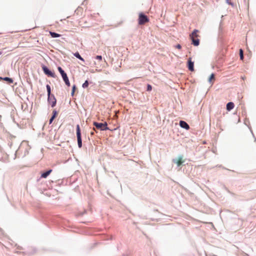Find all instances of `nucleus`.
Wrapping results in <instances>:
<instances>
[{
  "label": "nucleus",
  "mask_w": 256,
  "mask_h": 256,
  "mask_svg": "<svg viewBox=\"0 0 256 256\" xmlns=\"http://www.w3.org/2000/svg\"><path fill=\"white\" fill-rule=\"evenodd\" d=\"M2 54V52H0V55Z\"/></svg>",
  "instance_id": "30"
},
{
  "label": "nucleus",
  "mask_w": 256,
  "mask_h": 256,
  "mask_svg": "<svg viewBox=\"0 0 256 256\" xmlns=\"http://www.w3.org/2000/svg\"><path fill=\"white\" fill-rule=\"evenodd\" d=\"M46 90H47V92H48V95H50V94H52V92H51V88H50V86L48 84H47L46 85Z\"/></svg>",
  "instance_id": "21"
},
{
  "label": "nucleus",
  "mask_w": 256,
  "mask_h": 256,
  "mask_svg": "<svg viewBox=\"0 0 256 256\" xmlns=\"http://www.w3.org/2000/svg\"><path fill=\"white\" fill-rule=\"evenodd\" d=\"M48 102L52 108H54L56 104V99L54 94L48 95Z\"/></svg>",
  "instance_id": "7"
},
{
  "label": "nucleus",
  "mask_w": 256,
  "mask_h": 256,
  "mask_svg": "<svg viewBox=\"0 0 256 256\" xmlns=\"http://www.w3.org/2000/svg\"><path fill=\"white\" fill-rule=\"evenodd\" d=\"M180 126L186 130H188L190 128V127L188 124L184 120H180L179 122Z\"/></svg>",
  "instance_id": "11"
},
{
  "label": "nucleus",
  "mask_w": 256,
  "mask_h": 256,
  "mask_svg": "<svg viewBox=\"0 0 256 256\" xmlns=\"http://www.w3.org/2000/svg\"><path fill=\"white\" fill-rule=\"evenodd\" d=\"M76 86L75 84H74L72 86V92H71V93H70V95L72 96H74V92H75V91L76 90Z\"/></svg>",
  "instance_id": "18"
},
{
  "label": "nucleus",
  "mask_w": 256,
  "mask_h": 256,
  "mask_svg": "<svg viewBox=\"0 0 256 256\" xmlns=\"http://www.w3.org/2000/svg\"><path fill=\"white\" fill-rule=\"evenodd\" d=\"M226 2L228 4L230 5V6H234V3L231 2L230 0H226Z\"/></svg>",
  "instance_id": "25"
},
{
  "label": "nucleus",
  "mask_w": 256,
  "mask_h": 256,
  "mask_svg": "<svg viewBox=\"0 0 256 256\" xmlns=\"http://www.w3.org/2000/svg\"><path fill=\"white\" fill-rule=\"evenodd\" d=\"M152 90V86L150 84H147L146 85V91L150 92Z\"/></svg>",
  "instance_id": "23"
},
{
  "label": "nucleus",
  "mask_w": 256,
  "mask_h": 256,
  "mask_svg": "<svg viewBox=\"0 0 256 256\" xmlns=\"http://www.w3.org/2000/svg\"><path fill=\"white\" fill-rule=\"evenodd\" d=\"M42 69L44 73L48 77L56 78V75L54 71L51 70L47 66L43 64H41Z\"/></svg>",
  "instance_id": "2"
},
{
  "label": "nucleus",
  "mask_w": 256,
  "mask_h": 256,
  "mask_svg": "<svg viewBox=\"0 0 256 256\" xmlns=\"http://www.w3.org/2000/svg\"><path fill=\"white\" fill-rule=\"evenodd\" d=\"M255 141L256 142V138H255Z\"/></svg>",
  "instance_id": "33"
},
{
  "label": "nucleus",
  "mask_w": 256,
  "mask_h": 256,
  "mask_svg": "<svg viewBox=\"0 0 256 256\" xmlns=\"http://www.w3.org/2000/svg\"><path fill=\"white\" fill-rule=\"evenodd\" d=\"M40 180V178H38V179L37 180V181H38Z\"/></svg>",
  "instance_id": "31"
},
{
  "label": "nucleus",
  "mask_w": 256,
  "mask_h": 256,
  "mask_svg": "<svg viewBox=\"0 0 256 256\" xmlns=\"http://www.w3.org/2000/svg\"><path fill=\"white\" fill-rule=\"evenodd\" d=\"M28 83L30 84V87L32 88V84L31 82H28Z\"/></svg>",
  "instance_id": "29"
},
{
  "label": "nucleus",
  "mask_w": 256,
  "mask_h": 256,
  "mask_svg": "<svg viewBox=\"0 0 256 256\" xmlns=\"http://www.w3.org/2000/svg\"><path fill=\"white\" fill-rule=\"evenodd\" d=\"M95 59L98 60H102V57L101 55H98L95 57Z\"/></svg>",
  "instance_id": "24"
},
{
  "label": "nucleus",
  "mask_w": 256,
  "mask_h": 256,
  "mask_svg": "<svg viewBox=\"0 0 256 256\" xmlns=\"http://www.w3.org/2000/svg\"><path fill=\"white\" fill-rule=\"evenodd\" d=\"M92 82L89 81L88 80H85V82L82 84V87L83 88H86L88 86L89 84H92Z\"/></svg>",
  "instance_id": "17"
},
{
  "label": "nucleus",
  "mask_w": 256,
  "mask_h": 256,
  "mask_svg": "<svg viewBox=\"0 0 256 256\" xmlns=\"http://www.w3.org/2000/svg\"><path fill=\"white\" fill-rule=\"evenodd\" d=\"M52 170L50 168V169L46 170V171L42 172L41 174V176H40V178H46L52 172Z\"/></svg>",
  "instance_id": "13"
},
{
  "label": "nucleus",
  "mask_w": 256,
  "mask_h": 256,
  "mask_svg": "<svg viewBox=\"0 0 256 256\" xmlns=\"http://www.w3.org/2000/svg\"><path fill=\"white\" fill-rule=\"evenodd\" d=\"M186 66L188 70L190 72L194 70V62L192 60V58L190 57L187 61Z\"/></svg>",
  "instance_id": "8"
},
{
  "label": "nucleus",
  "mask_w": 256,
  "mask_h": 256,
  "mask_svg": "<svg viewBox=\"0 0 256 256\" xmlns=\"http://www.w3.org/2000/svg\"><path fill=\"white\" fill-rule=\"evenodd\" d=\"M175 48L178 50H180L182 48V46L180 44H177L175 46Z\"/></svg>",
  "instance_id": "26"
},
{
  "label": "nucleus",
  "mask_w": 256,
  "mask_h": 256,
  "mask_svg": "<svg viewBox=\"0 0 256 256\" xmlns=\"http://www.w3.org/2000/svg\"><path fill=\"white\" fill-rule=\"evenodd\" d=\"M0 80H2L6 82V84H11L14 82V80L12 78L7 76H0Z\"/></svg>",
  "instance_id": "12"
},
{
  "label": "nucleus",
  "mask_w": 256,
  "mask_h": 256,
  "mask_svg": "<svg viewBox=\"0 0 256 256\" xmlns=\"http://www.w3.org/2000/svg\"><path fill=\"white\" fill-rule=\"evenodd\" d=\"M58 72H60V74L65 84L68 87L70 86V82L69 80L68 77L67 75V74L62 69V68L60 66H58Z\"/></svg>",
  "instance_id": "1"
},
{
  "label": "nucleus",
  "mask_w": 256,
  "mask_h": 256,
  "mask_svg": "<svg viewBox=\"0 0 256 256\" xmlns=\"http://www.w3.org/2000/svg\"><path fill=\"white\" fill-rule=\"evenodd\" d=\"M90 134H91V136H93V135H94V132H90Z\"/></svg>",
  "instance_id": "27"
},
{
  "label": "nucleus",
  "mask_w": 256,
  "mask_h": 256,
  "mask_svg": "<svg viewBox=\"0 0 256 256\" xmlns=\"http://www.w3.org/2000/svg\"><path fill=\"white\" fill-rule=\"evenodd\" d=\"M191 40V44L195 46H198L200 45V40L198 38H195L194 36H192L190 37Z\"/></svg>",
  "instance_id": "9"
},
{
  "label": "nucleus",
  "mask_w": 256,
  "mask_h": 256,
  "mask_svg": "<svg viewBox=\"0 0 256 256\" xmlns=\"http://www.w3.org/2000/svg\"><path fill=\"white\" fill-rule=\"evenodd\" d=\"M149 20L148 17L144 12H141L139 14L138 18V23L139 24H144L149 22Z\"/></svg>",
  "instance_id": "5"
},
{
  "label": "nucleus",
  "mask_w": 256,
  "mask_h": 256,
  "mask_svg": "<svg viewBox=\"0 0 256 256\" xmlns=\"http://www.w3.org/2000/svg\"><path fill=\"white\" fill-rule=\"evenodd\" d=\"M184 156L182 154L179 155L177 158L172 160V162L177 164L178 167L182 165L185 164V160H183Z\"/></svg>",
  "instance_id": "6"
},
{
  "label": "nucleus",
  "mask_w": 256,
  "mask_h": 256,
  "mask_svg": "<svg viewBox=\"0 0 256 256\" xmlns=\"http://www.w3.org/2000/svg\"><path fill=\"white\" fill-rule=\"evenodd\" d=\"M234 104L232 102H230L226 104V108L228 111H230L234 108Z\"/></svg>",
  "instance_id": "14"
},
{
  "label": "nucleus",
  "mask_w": 256,
  "mask_h": 256,
  "mask_svg": "<svg viewBox=\"0 0 256 256\" xmlns=\"http://www.w3.org/2000/svg\"><path fill=\"white\" fill-rule=\"evenodd\" d=\"M76 134L78 148H80L82 146V132L80 126L78 124L76 126Z\"/></svg>",
  "instance_id": "3"
},
{
  "label": "nucleus",
  "mask_w": 256,
  "mask_h": 256,
  "mask_svg": "<svg viewBox=\"0 0 256 256\" xmlns=\"http://www.w3.org/2000/svg\"><path fill=\"white\" fill-rule=\"evenodd\" d=\"M124 256L123 255V256Z\"/></svg>",
  "instance_id": "34"
},
{
  "label": "nucleus",
  "mask_w": 256,
  "mask_h": 256,
  "mask_svg": "<svg viewBox=\"0 0 256 256\" xmlns=\"http://www.w3.org/2000/svg\"><path fill=\"white\" fill-rule=\"evenodd\" d=\"M221 30V27H220V26H219V31H220Z\"/></svg>",
  "instance_id": "28"
},
{
  "label": "nucleus",
  "mask_w": 256,
  "mask_h": 256,
  "mask_svg": "<svg viewBox=\"0 0 256 256\" xmlns=\"http://www.w3.org/2000/svg\"><path fill=\"white\" fill-rule=\"evenodd\" d=\"M239 53H240V59L241 60H243V59L244 58V52L242 48L240 49Z\"/></svg>",
  "instance_id": "22"
},
{
  "label": "nucleus",
  "mask_w": 256,
  "mask_h": 256,
  "mask_svg": "<svg viewBox=\"0 0 256 256\" xmlns=\"http://www.w3.org/2000/svg\"><path fill=\"white\" fill-rule=\"evenodd\" d=\"M74 56L78 60H82V62H85L84 60V59L82 57V56L80 55V53L78 52L74 53Z\"/></svg>",
  "instance_id": "16"
},
{
  "label": "nucleus",
  "mask_w": 256,
  "mask_h": 256,
  "mask_svg": "<svg viewBox=\"0 0 256 256\" xmlns=\"http://www.w3.org/2000/svg\"><path fill=\"white\" fill-rule=\"evenodd\" d=\"M88 140H90V138L88 136Z\"/></svg>",
  "instance_id": "32"
},
{
  "label": "nucleus",
  "mask_w": 256,
  "mask_h": 256,
  "mask_svg": "<svg viewBox=\"0 0 256 256\" xmlns=\"http://www.w3.org/2000/svg\"><path fill=\"white\" fill-rule=\"evenodd\" d=\"M93 124L96 129L99 130H100L104 131L109 130L106 122L102 123L94 121L93 122Z\"/></svg>",
  "instance_id": "4"
},
{
  "label": "nucleus",
  "mask_w": 256,
  "mask_h": 256,
  "mask_svg": "<svg viewBox=\"0 0 256 256\" xmlns=\"http://www.w3.org/2000/svg\"><path fill=\"white\" fill-rule=\"evenodd\" d=\"M214 78V73L211 74L210 76L208 78V82L210 84H212V80H213Z\"/></svg>",
  "instance_id": "20"
},
{
  "label": "nucleus",
  "mask_w": 256,
  "mask_h": 256,
  "mask_svg": "<svg viewBox=\"0 0 256 256\" xmlns=\"http://www.w3.org/2000/svg\"><path fill=\"white\" fill-rule=\"evenodd\" d=\"M198 32V30H196V29H194L192 32L190 34V37L192 36H196V37H198V35L197 34V33Z\"/></svg>",
  "instance_id": "19"
},
{
  "label": "nucleus",
  "mask_w": 256,
  "mask_h": 256,
  "mask_svg": "<svg viewBox=\"0 0 256 256\" xmlns=\"http://www.w3.org/2000/svg\"><path fill=\"white\" fill-rule=\"evenodd\" d=\"M58 113V111H57L56 109L53 110L52 115L49 120V124H50L52 123L54 120L57 117Z\"/></svg>",
  "instance_id": "10"
},
{
  "label": "nucleus",
  "mask_w": 256,
  "mask_h": 256,
  "mask_svg": "<svg viewBox=\"0 0 256 256\" xmlns=\"http://www.w3.org/2000/svg\"><path fill=\"white\" fill-rule=\"evenodd\" d=\"M49 34L52 38H57L61 36L60 34L56 33L54 32L50 31Z\"/></svg>",
  "instance_id": "15"
}]
</instances>
